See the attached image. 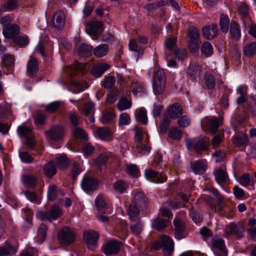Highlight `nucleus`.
Listing matches in <instances>:
<instances>
[{"mask_svg": "<svg viewBox=\"0 0 256 256\" xmlns=\"http://www.w3.org/2000/svg\"><path fill=\"white\" fill-rule=\"evenodd\" d=\"M134 138L137 152L142 155L148 154L151 150V146L147 132L144 130L138 128L136 130Z\"/></svg>", "mask_w": 256, "mask_h": 256, "instance_id": "f257e3e1", "label": "nucleus"}, {"mask_svg": "<svg viewBox=\"0 0 256 256\" xmlns=\"http://www.w3.org/2000/svg\"><path fill=\"white\" fill-rule=\"evenodd\" d=\"M152 89L154 94L158 95L162 94L166 84V76L163 70L156 68L153 70Z\"/></svg>", "mask_w": 256, "mask_h": 256, "instance_id": "f03ea898", "label": "nucleus"}, {"mask_svg": "<svg viewBox=\"0 0 256 256\" xmlns=\"http://www.w3.org/2000/svg\"><path fill=\"white\" fill-rule=\"evenodd\" d=\"M152 248L156 250L162 248L164 253L166 255H170L174 251V242L168 236L163 235L158 240L154 242Z\"/></svg>", "mask_w": 256, "mask_h": 256, "instance_id": "7ed1b4c3", "label": "nucleus"}, {"mask_svg": "<svg viewBox=\"0 0 256 256\" xmlns=\"http://www.w3.org/2000/svg\"><path fill=\"white\" fill-rule=\"evenodd\" d=\"M244 228L242 223L231 222L228 225L224 230V234L228 237L234 236L238 238H242L244 236Z\"/></svg>", "mask_w": 256, "mask_h": 256, "instance_id": "20e7f679", "label": "nucleus"}, {"mask_svg": "<svg viewBox=\"0 0 256 256\" xmlns=\"http://www.w3.org/2000/svg\"><path fill=\"white\" fill-rule=\"evenodd\" d=\"M211 248L216 256H228L224 240L218 237H214L211 240Z\"/></svg>", "mask_w": 256, "mask_h": 256, "instance_id": "39448f33", "label": "nucleus"}, {"mask_svg": "<svg viewBox=\"0 0 256 256\" xmlns=\"http://www.w3.org/2000/svg\"><path fill=\"white\" fill-rule=\"evenodd\" d=\"M62 212L60 208L58 206H52L48 212H40L38 213V216L42 220H56L61 215Z\"/></svg>", "mask_w": 256, "mask_h": 256, "instance_id": "423d86ee", "label": "nucleus"}, {"mask_svg": "<svg viewBox=\"0 0 256 256\" xmlns=\"http://www.w3.org/2000/svg\"><path fill=\"white\" fill-rule=\"evenodd\" d=\"M99 236V233L93 230L84 232V240L90 250H93L96 248Z\"/></svg>", "mask_w": 256, "mask_h": 256, "instance_id": "0eeeda50", "label": "nucleus"}, {"mask_svg": "<svg viewBox=\"0 0 256 256\" xmlns=\"http://www.w3.org/2000/svg\"><path fill=\"white\" fill-rule=\"evenodd\" d=\"M75 238L74 232L68 227L63 228L58 234V240L62 244H70L74 242Z\"/></svg>", "mask_w": 256, "mask_h": 256, "instance_id": "6e6552de", "label": "nucleus"}, {"mask_svg": "<svg viewBox=\"0 0 256 256\" xmlns=\"http://www.w3.org/2000/svg\"><path fill=\"white\" fill-rule=\"evenodd\" d=\"M127 84L130 86V91L134 96L144 92V83L137 78H128Z\"/></svg>", "mask_w": 256, "mask_h": 256, "instance_id": "1a4fd4ad", "label": "nucleus"}, {"mask_svg": "<svg viewBox=\"0 0 256 256\" xmlns=\"http://www.w3.org/2000/svg\"><path fill=\"white\" fill-rule=\"evenodd\" d=\"M121 242L118 240H108L103 246L104 253L108 256L117 254L120 250Z\"/></svg>", "mask_w": 256, "mask_h": 256, "instance_id": "9d476101", "label": "nucleus"}, {"mask_svg": "<svg viewBox=\"0 0 256 256\" xmlns=\"http://www.w3.org/2000/svg\"><path fill=\"white\" fill-rule=\"evenodd\" d=\"M52 140L56 141L61 140L64 134V130L62 126H54L45 132Z\"/></svg>", "mask_w": 256, "mask_h": 256, "instance_id": "9b49d317", "label": "nucleus"}, {"mask_svg": "<svg viewBox=\"0 0 256 256\" xmlns=\"http://www.w3.org/2000/svg\"><path fill=\"white\" fill-rule=\"evenodd\" d=\"M98 181L92 177L84 176L81 182L82 189L85 192L94 191L97 189Z\"/></svg>", "mask_w": 256, "mask_h": 256, "instance_id": "f8f14e48", "label": "nucleus"}, {"mask_svg": "<svg viewBox=\"0 0 256 256\" xmlns=\"http://www.w3.org/2000/svg\"><path fill=\"white\" fill-rule=\"evenodd\" d=\"M144 174L147 180L154 183H162L167 180L164 173H158L152 170H146Z\"/></svg>", "mask_w": 256, "mask_h": 256, "instance_id": "ddd939ff", "label": "nucleus"}, {"mask_svg": "<svg viewBox=\"0 0 256 256\" xmlns=\"http://www.w3.org/2000/svg\"><path fill=\"white\" fill-rule=\"evenodd\" d=\"M64 24L65 16L64 12L61 10L56 11L52 18V25L58 29H61L64 28Z\"/></svg>", "mask_w": 256, "mask_h": 256, "instance_id": "4468645a", "label": "nucleus"}, {"mask_svg": "<svg viewBox=\"0 0 256 256\" xmlns=\"http://www.w3.org/2000/svg\"><path fill=\"white\" fill-rule=\"evenodd\" d=\"M20 27L16 24H12L3 28L2 33L6 38H14L20 32Z\"/></svg>", "mask_w": 256, "mask_h": 256, "instance_id": "2eb2a0df", "label": "nucleus"}, {"mask_svg": "<svg viewBox=\"0 0 256 256\" xmlns=\"http://www.w3.org/2000/svg\"><path fill=\"white\" fill-rule=\"evenodd\" d=\"M216 181L220 184H225L228 180V176L226 169L223 168H216L213 172Z\"/></svg>", "mask_w": 256, "mask_h": 256, "instance_id": "dca6fc26", "label": "nucleus"}, {"mask_svg": "<svg viewBox=\"0 0 256 256\" xmlns=\"http://www.w3.org/2000/svg\"><path fill=\"white\" fill-rule=\"evenodd\" d=\"M207 162L206 160H202L191 162L190 168L193 172L198 174H202L206 170Z\"/></svg>", "mask_w": 256, "mask_h": 256, "instance_id": "f3484780", "label": "nucleus"}, {"mask_svg": "<svg viewBox=\"0 0 256 256\" xmlns=\"http://www.w3.org/2000/svg\"><path fill=\"white\" fill-rule=\"evenodd\" d=\"M208 128L212 134L216 132L218 128L222 124V120H219L216 118L206 119L202 122Z\"/></svg>", "mask_w": 256, "mask_h": 256, "instance_id": "a211bd4d", "label": "nucleus"}, {"mask_svg": "<svg viewBox=\"0 0 256 256\" xmlns=\"http://www.w3.org/2000/svg\"><path fill=\"white\" fill-rule=\"evenodd\" d=\"M110 68V66L106 63H99L94 65L91 70V74L96 78L100 77L104 72Z\"/></svg>", "mask_w": 256, "mask_h": 256, "instance_id": "6ab92c4d", "label": "nucleus"}, {"mask_svg": "<svg viewBox=\"0 0 256 256\" xmlns=\"http://www.w3.org/2000/svg\"><path fill=\"white\" fill-rule=\"evenodd\" d=\"M175 229V238L177 240H181L186 236L184 233L185 226L184 222L180 220L175 219L174 221Z\"/></svg>", "mask_w": 256, "mask_h": 256, "instance_id": "aec40b11", "label": "nucleus"}, {"mask_svg": "<svg viewBox=\"0 0 256 256\" xmlns=\"http://www.w3.org/2000/svg\"><path fill=\"white\" fill-rule=\"evenodd\" d=\"M167 112L170 118L176 119L182 114V108L180 104L175 103L168 108Z\"/></svg>", "mask_w": 256, "mask_h": 256, "instance_id": "412c9836", "label": "nucleus"}, {"mask_svg": "<svg viewBox=\"0 0 256 256\" xmlns=\"http://www.w3.org/2000/svg\"><path fill=\"white\" fill-rule=\"evenodd\" d=\"M27 72L31 76L38 70V63L37 60L30 56L27 62Z\"/></svg>", "mask_w": 256, "mask_h": 256, "instance_id": "4be33fe9", "label": "nucleus"}, {"mask_svg": "<svg viewBox=\"0 0 256 256\" xmlns=\"http://www.w3.org/2000/svg\"><path fill=\"white\" fill-rule=\"evenodd\" d=\"M96 134L102 140H110L112 139V133L108 128H100L96 130Z\"/></svg>", "mask_w": 256, "mask_h": 256, "instance_id": "5701e85b", "label": "nucleus"}, {"mask_svg": "<svg viewBox=\"0 0 256 256\" xmlns=\"http://www.w3.org/2000/svg\"><path fill=\"white\" fill-rule=\"evenodd\" d=\"M127 214L131 222L140 220V210L134 204H130L127 210Z\"/></svg>", "mask_w": 256, "mask_h": 256, "instance_id": "b1692460", "label": "nucleus"}, {"mask_svg": "<svg viewBox=\"0 0 256 256\" xmlns=\"http://www.w3.org/2000/svg\"><path fill=\"white\" fill-rule=\"evenodd\" d=\"M17 250L14 246L6 242L4 246H0V256H8L14 254Z\"/></svg>", "mask_w": 256, "mask_h": 256, "instance_id": "393cba45", "label": "nucleus"}, {"mask_svg": "<svg viewBox=\"0 0 256 256\" xmlns=\"http://www.w3.org/2000/svg\"><path fill=\"white\" fill-rule=\"evenodd\" d=\"M209 139L208 138L198 140L194 143V148L196 153L200 154L208 148Z\"/></svg>", "mask_w": 256, "mask_h": 256, "instance_id": "a878e982", "label": "nucleus"}, {"mask_svg": "<svg viewBox=\"0 0 256 256\" xmlns=\"http://www.w3.org/2000/svg\"><path fill=\"white\" fill-rule=\"evenodd\" d=\"M218 30V26L215 25L206 26L202 29V34L206 38L211 40L216 36Z\"/></svg>", "mask_w": 256, "mask_h": 256, "instance_id": "bb28decb", "label": "nucleus"}, {"mask_svg": "<svg viewBox=\"0 0 256 256\" xmlns=\"http://www.w3.org/2000/svg\"><path fill=\"white\" fill-rule=\"evenodd\" d=\"M133 203L140 208H145L147 203V199L144 193L137 192L134 194Z\"/></svg>", "mask_w": 256, "mask_h": 256, "instance_id": "cd10ccee", "label": "nucleus"}, {"mask_svg": "<svg viewBox=\"0 0 256 256\" xmlns=\"http://www.w3.org/2000/svg\"><path fill=\"white\" fill-rule=\"evenodd\" d=\"M180 197L183 200L182 202L170 200L168 204V206L172 209H178L186 206V204L188 202L189 196L186 194H182Z\"/></svg>", "mask_w": 256, "mask_h": 256, "instance_id": "c85d7f7f", "label": "nucleus"}, {"mask_svg": "<svg viewBox=\"0 0 256 256\" xmlns=\"http://www.w3.org/2000/svg\"><path fill=\"white\" fill-rule=\"evenodd\" d=\"M102 24L99 21H94L90 22L88 30L90 34L94 36L98 35L102 30Z\"/></svg>", "mask_w": 256, "mask_h": 256, "instance_id": "c756f323", "label": "nucleus"}, {"mask_svg": "<svg viewBox=\"0 0 256 256\" xmlns=\"http://www.w3.org/2000/svg\"><path fill=\"white\" fill-rule=\"evenodd\" d=\"M200 68L196 64H190L187 70V76L192 80H196L200 74Z\"/></svg>", "mask_w": 256, "mask_h": 256, "instance_id": "7c9ffc66", "label": "nucleus"}, {"mask_svg": "<svg viewBox=\"0 0 256 256\" xmlns=\"http://www.w3.org/2000/svg\"><path fill=\"white\" fill-rule=\"evenodd\" d=\"M204 87L206 90L213 89L216 84L214 76L210 74H206L203 79Z\"/></svg>", "mask_w": 256, "mask_h": 256, "instance_id": "2f4dec72", "label": "nucleus"}, {"mask_svg": "<svg viewBox=\"0 0 256 256\" xmlns=\"http://www.w3.org/2000/svg\"><path fill=\"white\" fill-rule=\"evenodd\" d=\"M17 132L20 137L26 138L30 137L32 135V130L29 126H26L24 124H22L18 126Z\"/></svg>", "mask_w": 256, "mask_h": 256, "instance_id": "473e14b6", "label": "nucleus"}, {"mask_svg": "<svg viewBox=\"0 0 256 256\" xmlns=\"http://www.w3.org/2000/svg\"><path fill=\"white\" fill-rule=\"evenodd\" d=\"M43 171L47 177L52 178L56 172V168L54 162H50L46 164L44 166Z\"/></svg>", "mask_w": 256, "mask_h": 256, "instance_id": "72a5a7b5", "label": "nucleus"}, {"mask_svg": "<svg viewBox=\"0 0 256 256\" xmlns=\"http://www.w3.org/2000/svg\"><path fill=\"white\" fill-rule=\"evenodd\" d=\"M248 142V136L246 133H241L233 137V142L238 146L246 145Z\"/></svg>", "mask_w": 256, "mask_h": 256, "instance_id": "f704fd0d", "label": "nucleus"}, {"mask_svg": "<svg viewBox=\"0 0 256 256\" xmlns=\"http://www.w3.org/2000/svg\"><path fill=\"white\" fill-rule=\"evenodd\" d=\"M109 48L106 44H101L96 46L93 50L94 54L95 56L98 58H102L105 56L108 52Z\"/></svg>", "mask_w": 256, "mask_h": 256, "instance_id": "c9c22d12", "label": "nucleus"}, {"mask_svg": "<svg viewBox=\"0 0 256 256\" xmlns=\"http://www.w3.org/2000/svg\"><path fill=\"white\" fill-rule=\"evenodd\" d=\"M22 180L24 185L28 188H34L37 182L36 177L30 174L24 175Z\"/></svg>", "mask_w": 256, "mask_h": 256, "instance_id": "e433bc0d", "label": "nucleus"}, {"mask_svg": "<svg viewBox=\"0 0 256 256\" xmlns=\"http://www.w3.org/2000/svg\"><path fill=\"white\" fill-rule=\"evenodd\" d=\"M182 130L178 126L172 127L170 129L168 136L174 140H179L182 138Z\"/></svg>", "mask_w": 256, "mask_h": 256, "instance_id": "4c0bfd02", "label": "nucleus"}, {"mask_svg": "<svg viewBox=\"0 0 256 256\" xmlns=\"http://www.w3.org/2000/svg\"><path fill=\"white\" fill-rule=\"evenodd\" d=\"M230 32L232 36L236 40H238L240 36V26L235 22H232L230 25Z\"/></svg>", "mask_w": 256, "mask_h": 256, "instance_id": "58836bf2", "label": "nucleus"}, {"mask_svg": "<svg viewBox=\"0 0 256 256\" xmlns=\"http://www.w3.org/2000/svg\"><path fill=\"white\" fill-rule=\"evenodd\" d=\"M48 228L46 225L42 224L40 226L38 230V236L36 240L39 243L42 242L46 238Z\"/></svg>", "mask_w": 256, "mask_h": 256, "instance_id": "ea45409f", "label": "nucleus"}, {"mask_svg": "<svg viewBox=\"0 0 256 256\" xmlns=\"http://www.w3.org/2000/svg\"><path fill=\"white\" fill-rule=\"evenodd\" d=\"M135 117L136 120L142 124H146L148 122L146 112L144 109H138L136 111Z\"/></svg>", "mask_w": 256, "mask_h": 256, "instance_id": "a19ab883", "label": "nucleus"}, {"mask_svg": "<svg viewBox=\"0 0 256 256\" xmlns=\"http://www.w3.org/2000/svg\"><path fill=\"white\" fill-rule=\"evenodd\" d=\"M168 224V222L165 219L156 218L154 220L152 223V228L158 231H160L165 228Z\"/></svg>", "mask_w": 256, "mask_h": 256, "instance_id": "79ce46f5", "label": "nucleus"}, {"mask_svg": "<svg viewBox=\"0 0 256 256\" xmlns=\"http://www.w3.org/2000/svg\"><path fill=\"white\" fill-rule=\"evenodd\" d=\"M56 158L57 166L60 169L64 170L67 168L69 160L65 155H56Z\"/></svg>", "mask_w": 256, "mask_h": 256, "instance_id": "37998d69", "label": "nucleus"}, {"mask_svg": "<svg viewBox=\"0 0 256 256\" xmlns=\"http://www.w3.org/2000/svg\"><path fill=\"white\" fill-rule=\"evenodd\" d=\"M86 65L84 64L80 63L78 62H75L70 67V74L76 75L80 72H84Z\"/></svg>", "mask_w": 256, "mask_h": 256, "instance_id": "c03bdc74", "label": "nucleus"}, {"mask_svg": "<svg viewBox=\"0 0 256 256\" xmlns=\"http://www.w3.org/2000/svg\"><path fill=\"white\" fill-rule=\"evenodd\" d=\"M126 172L133 178H138L140 175V171L136 164H130L126 166Z\"/></svg>", "mask_w": 256, "mask_h": 256, "instance_id": "a18cd8bd", "label": "nucleus"}, {"mask_svg": "<svg viewBox=\"0 0 256 256\" xmlns=\"http://www.w3.org/2000/svg\"><path fill=\"white\" fill-rule=\"evenodd\" d=\"M220 25V30L222 32H228L230 25V21L229 18L227 16L224 14H221Z\"/></svg>", "mask_w": 256, "mask_h": 256, "instance_id": "49530a36", "label": "nucleus"}, {"mask_svg": "<svg viewBox=\"0 0 256 256\" xmlns=\"http://www.w3.org/2000/svg\"><path fill=\"white\" fill-rule=\"evenodd\" d=\"M244 54L247 56H252L256 54V42H252L246 44L244 48Z\"/></svg>", "mask_w": 256, "mask_h": 256, "instance_id": "de8ad7c7", "label": "nucleus"}, {"mask_svg": "<svg viewBox=\"0 0 256 256\" xmlns=\"http://www.w3.org/2000/svg\"><path fill=\"white\" fill-rule=\"evenodd\" d=\"M2 6L6 12L13 11L18 6V0H8Z\"/></svg>", "mask_w": 256, "mask_h": 256, "instance_id": "09e8293b", "label": "nucleus"}, {"mask_svg": "<svg viewBox=\"0 0 256 256\" xmlns=\"http://www.w3.org/2000/svg\"><path fill=\"white\" fill-rule=\"evenodd\" d=\"M176 43V39L174 38L170 37L165 41L164 45L166 49V54H168L174 51Z\"/></svg>", "mask_w": 256, "mask_h": 256, "instance_id": "8fccbe9b", "label": "nucleus"}, {"mask_svg": "<svg viewBox=\"0 0 256 256\" xmlns=\"http://www.w3.org/2000/svg\"><path fill=\"white\" fill-rule=\"evenodd\" d=\"M13 42L16 44L20 46L21 47H24L27 46L29 42L28 38L27 36H16L12 39Z\"/></svg>", "mask_w": 256, "mask_h": 256, "instance_id": "3c124183", "label": "nucleus"}, {"mask_svg": "<svg viewBox=\"0 0 256 256\" xmlns=\"http://www.w3.org/2000/svg\"><path fill=\"white\" fill-rule=\"evenodd\" d=\"M200 50L202 54L207 57L210 56L213 54V46L208 42H204Z\"/></svg>", "mask_w": 256, "mask_h": 256, "instance_id": "603ef678", "label": "nucleus"}, {"mask_svg": "<svg viewBox=\"0 0 256 256\" xmlns=\"http://www.w3.org/2000/svg\"><path fill=\"white\" fill-rule=\"evenodd\" d=\"M128 188V184L122 180H118L114 184V188L115 191L120 194L124 193Z\"/></svg>", "mask_w": 256, "mask_h": 256, "instance_id": "864d4df0", "label": "nucleus"}, {"mask_svg": "<svg viewBox=\"0 0 256 256\" xmlns=\"http://www.w3.org/2000/svg\"><path fill=\"white\" fill-rule=\"evenodd\" d=\"M252 181V178L248 173L243 174L238 180V182L244 187H247Z\"/></svg>", "mask_w": 256, "mask_h": 256, "instance_id": "5fc2aeb1", "label": "nucleus"}, {"mask_svg": "<svg viewBox=\"0 0 256 256\" xmlns=\"http://www.w3.org/2000/svg\"><path fill=\"white\" fill-rule=\"evenodd\" d=\"M92 52V46L86 44H82L78 48V53L80 56H88L91 54Z\"/></svg>", "mask_w": 256, "mask_h": 256, "instance_id": "6e6d98bb", "label": "nucleus"}, {"mask_svg": "<svg viewBox=\"0 0 256 256\" xmlns=\"http://www.w3.org/2000/svg\"><path fill=\"white\" fill-rule=\"evenodd\" d=\"M73 134L74 137L86 142L88 141V135L84 129L78 127L76 128L74 130Z\"/></svg>", "mask_w": 256, "mask_h": 256, "instance_id": "4d7b16f0", "label": "nucleus"}, {"mask_svg": "<svg viewBox=\"0 0 256 256\" xmlns=\"http://www.w3.org/2000/svg\"><path fill=\"white\" fill-rule=\"evenodd\" d=\"M132 106L131 102L126 98H122L118 103V108L120 110H124L130 108Z\"/></svg>", "mask_w": 256, "mask_h": 256, "instance_id": "13d9d810", "label": "nucleus"}, {"mask_svg": "<svg viewBox=\"0 0 256 256\" xmlns=\"http://www.w3.org/2000/svg\"><path fill=\"white\" fill-rule=\"evenodd\" d=\"M130 122V116L128 113L123 112L120 115L118 125L120 126H128Z\"/></svg>", "mask_w": 256, "mask_h": 256, "instance_id": "bf43d9fd", "label": "nucleus"}, {"mask_svg": "<svg viewBox=\"0 0 256 256\" xmlns=\"http://www.w3.org/2000/svg\"><path fill=\"white\" fill-rule=\"evenodd\" d=\"M95 205L99 211L102 212L104 211L106 204L102 195L100 194L96 197Z\"/></svg>", "mask_w": 256, "mask_h": 256, "instance_id": "052dcab7", "label": "nucleus"}, {"mask_svg": "<svg viewBox=\"0 0 256 256\" xmlns=\"http://www.w3.org/2000/svg\"><path fill=\"white\" fill-rule=\"evenodd\" d=\"M136 222V224H131L130 230L134 235L138 236L142 230L143 224L140 220H138Z\"/></svg>", "mask_w": 256, "mask_h": 256, "instance_id": "680f3d73", "label": "nucleus"}, {"mask_svg": "<svg viewBox=\"0 0 256 256\" xmlns=\"http://www.w3.org/2000/svg\"><path fill=\"white\" fill-rule=\"evenodd\" d=\"M170 124V118L166 115L163 116V118L160 124L161 132L164 134L166 133Z\"/></svg>", "mask_w": 256, "mask_h": 256, "instance_id": "e2e57ef3", "label": "nucleus"}, {"mask_svg": "<svg viewBox=\"0 0 256 256\" xmlns=\"http://www.w3.org/2000/svg\"><path fill=\"white\" fill-rule=\"evenodd\" d=\"M188 36L190 40H199L200 36L198 30L194 26H190L188 30Z\"/></svg>", "mask_w": 256, "mask_h": 256, "instance_id": "0e129e2a", "label": "nucleus"}, {"mask_svg": "<svg viewBox=\"0 0 256 256\" xmlns=\"http://www.w3.org/2000/svg\"><path fill=\"white\" fill-rule=\"evenodd\" d=\"M58 191L55 185H50L48 188V198L50 200H54L57 196Z\"/></svg>", "mask_w": 256, "mask_h": 256, "instance_id": "69168bd1", "label": "nucleus"}, {"mask_svg": "<svg viewBox=\"0 0 256 256\" xmlns=\"http://www.w3.org/2000/svg\"><path fill=\"white\" fill-rule=\"evenodd\" d=\"M46 116L44 113H38L34 117V124L36 126H40L45 124Z\"/></svg>", "mask_w": 256, "mask_h": 256, "instance_id": "338daca9", "label": "nucleus"}, {"mask_svg": "<svg viewBox=\"0 0 256 256\" xmlns=\"http://www.w3.org/2000/svg\"><path fill=\"white\" fill-rule=\"evenodd\" d=\"M115 116L112 112L108 111L103 114L102 122L104 124L110 123Z\"/></svg>", "mask_w": 256, "mask_h": 256, "instance_id": "774afa93", "label": "nucleus"}]
</instances>
